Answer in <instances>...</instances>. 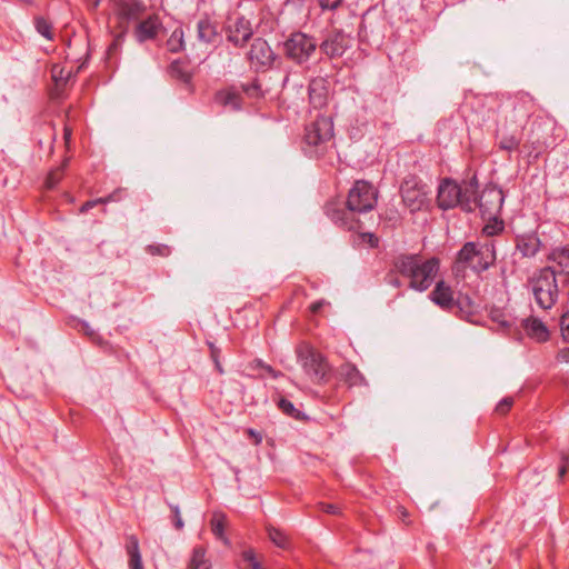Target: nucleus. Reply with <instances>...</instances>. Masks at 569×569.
<instances>
[{"label": "nucleus", "mask_w": 569, "mask_h": 569, "mask_svg": "<svg viewBox=\"0 0 569 569\" xmlns=\"http://www.w3.org/2000/svg\"><path fill=\"white\" fill-rule=\"evenodd\" d=\"M378 191L368 181L357 180L348 192L346 207L329 202L325 207L328 218L348 231L361 232L363 223L359 214L367 213L377 204Z\"/></svg>", "instance_id": "f257e3e1"}, {"label": "nucleus", "mask_w": 569, "mask_h": 569, "mask_svg": "<svg viewBox=\"0 0 569 569\" xmlns=\"http://www.w3.org/2000/svg\"><path fill=\"white\" fill-rule=\"evenodd\" d=\"M497 260L496 241L487 239L485 242H466L458 251L455 260L457 271L471 269L481 273L495 264Z\"/></svg>", "instance_id": "f03ea898"}, {"label": "nucleus", "mask_w": 569, "mask_h": 569, "mask_svg": "<svg viewBox=\"0 0 569 569\" xmlns=\"http://www.w3.org/2000/svg\"><path fill=\"white\" fill-rule=\"evenodd\" d=\"M393 266L401 276L410 279L409 287L418 291L427 290L439 271L437 258L420 261L416 256L403 254L395 260Z\"/></svg>", "instance_id": "7ed1b4c3"}, {"label": "nucleus", "mask_w": 569, "mask_h": 569, "mask_svg": "<svg viewBox=\"0 0 569 569\" xmlns=\"http://www.w3.org/2000/svg\"><path fill=\"white\" fill-rule=\"evenodd\" d=\"M305 152L320 158L333 146V122L328 117H318L306 127Z\"/></svg>", "instance_id": "20e7f679"}, {"label": "nucleus", "mask_w": 569, "mask_h": 569, "mask_svg": "<svg viewBox=\"0 0 569 569\" xmlns=\"http://www.w3.org/2000/svg\"><path fill=\"white\" fill-rule=\"evenodd\" d=\"M532 295L537 305L543 310H550L558 301L559 286L553 266L538 269L530 279Z\"/></svg>", "instance_id": "39448f33"}, {"label": "nucleus", "mask_w": 569, "mask_h": 569, "mask_svg": "<svg viewBox=\"0 0 569 569\" xmlns=\"http://www.w3.org/2000/svg\"><path fill=\"white\" fill-rule=\"evenodd\" d=\"M298 361L312 382L321 383L328 380L330 366L326 358L309 345H301L297 349Z\"/></svg>", "instance_id": "423d86ee"}, {"label": "nucleus", "mask_w": 569, "mask_h": 569, "mask_svg": "<svg viewBox=\"0 0 569 569\" xmlns=\"http://www.w3.org/2000/svg\"><path fill=\"white\" fill-rule=\"evenodd\" d=\"M403 204L411 211L425 209L429 203L427 186L416 176L407 177L400 187Z\"/></svg>", "instance_id": "0eeeda50"}, {"label": "nucleus", "mask_w": 569, "mask_h": 569, "mask_svg": "<svg viewBox=\"0 0 569 569\" xmlns=\"http://www.w3.org/2000/svg\"><path fill=\"white\" fill-rule=\"evenodd\" d=\"M316 48L315 39L302 32L292 33L284 42L287 56L299 63L307 61L316 51Z\"/></svg>", "instance_id": "6e6552de"}, {"label": "nucleus", "mask_w": 569, "mask_h": 569, "mask_svg": "<svg viewBox=\"0 0 569 569\" xmlns=\"http://www.w3.org/2000/svg\"><path fill=\"white\" fill-rule=\"evenodd\" d=\"M503 192L495 184H487L481 193L478 196L477 208H479L482 217L491 218L498 217L503 204Z\"/></svg>", "instance_id": "1a4fd4ad"}, {"label": "nucleus", "mask_w": 569, "mask_h": 569, "mask_svg": "<svg viewBox=\"0 0 569 569\" xmlns=\"http://www.w3.org/2000/svg\"><path fill=\"white\" fill-rule=\"evenodd\" d=\"M224 30L228 40L234 46L244 44L252 36L250 22L238 13L228 17Z\"/></svg>", "instance_id": "9d476101"}, {"label": "nucleus", "mask_w": 569, "mask_h": 569, "mask_svg": "<svg viewBox=\"0 0 569 569\" xmlns=\"http://www.w3.org/2000/svg\"><path fill=\"white\" fill-rule=\"evenodd\" d=\"M461 187L455 180L446 178L438 187L437 204L442 210L460 206Z\"/></svg>", "instance_id": "9b49d317"}, {"label": "nucleus", "mask_w": 569, "mask_h": 569, "mask_svg": "<svg viewBox=\"0 0 569 569\" xmlns=\"http://www.w3.org/2000/svg\"><path fill=\"white\" fill-rule=\"evenodd\" d=\"M249 60L252 67L271 68L274 54L267 41L258 38L251 44Z\"/></svg>", "instance_id": "f8f14e48"}, {"label": "nucleus", "mask_w": 569, "mask_h": 569, "mask_svg": "<svg viewBox=\"0 0 569 569\" xmlns=\"http://www.w3.org/2000/svg\"><path fill=\"white\" fill-rule=\"evenodd\" d=\"M430 300L443 311L450 312L455 310L456 295L451 286L440 280L436 283L433 290L429 295Z\"/></svg>", "instance_id": "ddd939ff"}, {"label": "nucleus", "mask_w": 569, "mask_h": 569, "mask_svg": "<svg viewBox=\"0 0 569 569\" xmlns=\"http://www.w3.org/2000/svg\"><path fill=\"white\" fill-rule=\"evenodd\" d=\"M330 94V81L328 77L317 76L309 83V99L315 108H322L327 104Z\"/></svg>", "instance_id": "4468645a"}, {"label": "nucleus", "mask_w": 569, "mask_h": 569, "mask_svg": "<svg viewBox=\"0 0 569 569\" xmlns=\"http://www.w3.org/2000/svg\"><path fill=\"white\" fill-rule=\"evenodd\" d=\"M547 266H553L556 274L569 280V246L556 247L547 254Z\"/></svg>", "instance_id": "2eb2a0df"}, {"label": "nucleus", "mask_w": 569, "mask_h": 569, "mask_svg": "<svg viewBox=\"0 0 569 569\" xmlns=\"http://www.w3.org/2000/svg\"><path fill=\"white\" fill-rule=\"evenodd\" d=\"M146 11V6L140 0H117L116 13L124 21L138 20Z\"/></svg>", "instance_id": "dca6fc26"}, {"label": "nucleus", "mask_w": 569, "mask_h": 569, "mask_svg": "<svg viewBox=\"0 0 569 569\" xmlns=\"http://www.w3.org/2000/svg\"><path fill=\"white\" fill-rule=\"evenodd\" d=\"M461 187L460 207L466 212H472L477 208V191L479 188L477 176L473 174L469 180H463Z\"/></svg>", "instance_id": "f3484780"}, {"label": "nucleus", "mask_w": 569, "mask_h": 569, "mask_svg": "<svg viewBox=\"0 0 569 569\" xmlns=\"http://www.w3.org/2000/svg\"><path fill=\"white\" fill-rule=\"evenodd\" d=\"M161 27L162 23L158 16H149L137 24L134 29V37L139 42L152 40L158 36Z\"/></svg>", "instance_id": "a211bd4d"}, {"label": "nucleus", "mask_w": 569, "mask_h": 569, "mask_svg": "<svg viewBox=\"0 0 569 569\" xmlns=\"http://www.w3.org/2000/svg\"><path fill=\"white\" fill-rule=\"evenodd\" d=\"M541 248V240L535 232L519 234L516 238V250L522 258H533Z\"/></svg>", "instance_id": "6ab92c4d"}, {"label": "nucleus", "mask_w": 569, "mask_h": 569, "mask_svg": "<svg viewBox=\"0 0 569 569\" xmlns=\"http://www.w3.org/2000/svg\"><path fill=\"white\" fill-rule=\"evenodd\" d=\"M521 326L526 335L537 342H546L550 337L547 326L539 318H526L522 320Z\"/></svg>", "instance_id": "aec40b11"}, {"label": "nucleus", "mask_w": 569, "mask_h": 569, "mask_svg": "<svg viewBox=\"0 0 569 569\" xmlns=\"http://www.w3.org/2000/svg\"><path fill=\"white\" fill-rule=\"evenodd\" d=\"M349 44V37L341 31L331 33L321 44V50L329 57H339Z\"/></svg>", "instance_id": "412c9836"}, {"label": "nucleus", "mask_w": 569, "mask_h": 569, "mask_svg": "<svg viewBox=\"0 0 569 569\" xmlns=\"http://www.w3.org/2000/svg\"><path fill=\"white\" fill-rule=\"evenodd\" d=\"M72 73L52 72L48 83V94L50 99L58 100L64 96L66 87L71 79Z\"/></svg>", "instance_id": "4be33fe9"}, {"label": "nucleus", "mask_w": 569, "mask_h": 569, "mask_svg": "<svg viewBox=\"0 0 569 569\" xmlns=\"http://www.w3.org/2000/svg\"><path fill=\"white\" fill-rule=\"evenodd\" d=\"M450 312L460 319L470 320L477 313V306L468 295L458 293L455 310Z\"/></svg>", "instance_id": "5701e85b"}, {"label": "nucleus", "mask_w": 569, "mask_h": 569, "mask_svg": "<svg viewBox=\"0 0 569 569\" xmlns=\"http://www.w3.org/2000/svg\"><path fill=\"white\" fill-rule=\"evenodd\" d=\"M216 103H220L230 111H238L241 109L242 98L236 89L231 88L216 92Z\"/></svg>", "instance_id": "b1692460"}, {"label": "nucleus", "mask_w": 569, "mask_h": 569, "mask_svg": "<svg viewBox=\"0 0 569 569\" xmlns=\"http://www.w3.org/2000/svg\"><path fill=\"white\" fill-rule=\"evenodd\" d=\"M126 551L129 556V568L130 569H144L142 558L139 549V540L137 536L129 535L126 538Z\"/></svg>", "instance_id": "393cba45"}, {"label": "nucleus", "mask_w": 569, "mask_h": 569, "mask_svg": "<svg viewBox=\"0 0 569 569\" xmlns=\"http://www.w3.org/2000/svg\"><path fill=\"white\" fill-rule=\"evenodd\" d=\"M338 375L349 387L360 386L365 381L357 367L350 362L342 363L338 369Z\"/></svg>", "instance_id": "a878e982"}, {"label": "nucleus", "mask_w": 569, "mask_h": 569, "mask_svg": "<svg viewBox=\"0 0 569 569\" xmlns=\"http://www.w3.org/2000/svg\"><path fill=\"white\" fill-rule=\"evenodd\" d=\"M38 133H43L44 138L38 139V146L41 150H47L48 154L53 152L56 141V128L52 122H43L38 128Z\"/></svg>", "instance_id": "bb28decb"}, {"label": "nucleus", "mask_w": 569, "mask_h": 569, "mask_svg": "<svg viewBox=\"0 0 569 569\" xmlns=\"http://www.w3.org/2000/svg\"><path fill=\"white\" fill-rule=\"evenodd\" d=\"M123 190L117 189L112 193L108 194L107 197L98 198L94 200H88L80 207V212L86 213L92 208H94L97 204H106L108 202L112 201H119L121 199Z\"/></svg>", "instance_id": "cd10ccee"}, {"label": "nucleus", "mask_w": 569, "mask_h": 569, "mask_svg": "<svg viewBox=\"0 0 569 569\" xmlns=\"http://www.w3.org/2000/svg\"><path fill=\"white\" fill-rule=\"evenodd\" d=\"M167 48L170 52H180L184 49V31L177 27L167 40Z\"/></svg>", "instance_id": "c85d7f7f"}, {"label": "nucleus", "mask_w": 569, "mask_h": 569, "mask_svg": "<svg viewBox=\"0 0 569 569\" xmlns=\"http://www.w3.org/2000/svg\"><path fill=\"white\" fill-rule=\"evenodd\" d=\"M189 569H211V563L206 559V549L196 547L189 563Z\"/></svg>", "instance_id": "c756f323"}, {"label": "nucleus", "mask_w": 569, "mask_h": 569, "mask_svg": "<svg viewBox=\"0 0 569 569\" xmlns=\"http://www.w3.org/2000/svg\"><path fill=\"white\" fill-rule=\"evenodd\" d=\"M198 38L209 43L213 38V23L210 18L206 17L198 22Z\"/></svg>", "instance_id": "7c9ffc66"}, {"label": "nucleus", "mask_w": 569, "mask_h": 569, "mask_svg": "<svg viewBox=\"0 0 569 569\" xmlns=\"http://www.w3.org/2000/svg\"><path fill=\"white\" fill-rule=\"evenodd\" d=\"M68 160H64L63 163L54 169H51L48 172V176L44 181V187L47 189H53L63 178V171L67 166Z\"/></svg>", "instance_id": "2f4dec72"}, {"label": "nucleus", "mask_w": 569, "mask_h": 569, "mask_svg": "<svg viewBox=\"0 0 569 569\" xmlns=\"http://www.w3.org/2000/svg\"><path fill=\"white\" fill-rule=\"evenodd\" d=\"M523 149L527 151L529 158L538 159L540 154L548 149V144L546 142H541L539 139L529 140L523 144Z\"/></svg>", "instance_id": "473e14b6"}, {"label": "nucleus", "mask_w": 569, "mask_h": 569, "mask_svg": "<svg viewBox=\"0 0 569 569\" xmlns=\"http://www.w3.org/2000/svg\"><path fill=\"white\" fill-rule=\"evenodd\" d=\"M267 531H268V536H269L270 540L277 547L282 548V549H286L289 547V545H290L289 538L283 531H281L280 529L274 528V527H268Z\"/></svg>", "instance_id": "72a5a7b5"}, {"label": "nucleus", "mask_w": 569, "mask_h": 569, "mask_svg": "<svg viewBox=\"0 0 569 569\" xmlns=\"http://www.w3.org/2000/svg\"><path fill=\"white\" fill-rule=\"evenodd\" d=\"M278 407L283 413L291 418L297 420H303L306 418L305 415L295 408L293 403L288 399L281 398L278 402Z\"/></svg>", "instance_id": "f704fd0d"}, {"label": "nucleus", "mask_w": 569, "mask_h": 569, "mask_svg": "<svg viewBox=\"0 0 569 569\" xmlns=\"http://www.w3.org/2000/svg\"><path fill=\"white\" fill-rule=\"evenodd\" d=\"M505 229V224L502 220H498L497 217L491 218L489 222L482 228V233L488 238H492L501 233Z\"/></svg>", "instance_id": "c9c22d12"}, {"label": "nucleus", "mask_w": 569, "mask_h": 569, "mask_svg": "<svg viewBox=\"0 0 569 569\" xmlns=\"http://www.w3.org/2000/svg\"><path fill=\"white\" fill-rule=\"evenodd\" d=\"M521 139L515 134L502 136L499 141V148L506 151H515L519 148Z\"/></svg>", "instance_id": "e433bc0d"}, {"label": "nucleus", "mask_w": 569, "mask_h": 569, "mask_svg": "<svg viewBox=\"0 0 569 569\" xmlns=\"http://www.w3.org/2000/svg\"><path fill=\"white\" fill-rule=\"evenodd\" d=\"M36 29L46 39L51 40L53 38L52 24L44 18L36 19Z\"/></svg>", "instance_id": "4c0bfd02"}, {"label": "nucleus", "mask_w": 569, "mask_h": 569, "mask_svg": "<svg viewBox=\"0 0 569 569\" xmlns=\"http://www.w3.org/2000/svg\"><path fill=\"white\" fill-rule=\"evenodd\" d=\"M147 252L151 256L168 257L171 254V248L167 244H149L146 248Z\"/></svg>", "instance_id": "58836bf2"}, {"label": "nucleus", "mask_w": 569, "mask_h": 569, "mask_svg": "<svg viewBox=\"0 0 569 569\" xmlns=\"http://www.w3.org/2000/svg\"><path fill=\"white\" fill-rule=\"evenodd\" d=\"M242 560L244 562V569H262L252 550L243 551Z\"/></svg>", "instance_id": "ea45409f"}, {"label": "nucleus", "mask_w": 569, "mask_h": 569, "mask_svg": "<svg viewBox=\"0 0 569 569\" xmlns=\"http://www.w3.org/2000/svg\"><path fill=\"white\" fill-rule=\"evenodd\" d=\"M216 539H220L224 545L229 546L228 539L224 537V516L216 512Z\"/></svg>", "instance_id": "a19ab883"}, {"label": "nucleus", "mask_w": 569, "mask_h": 569, "mask_svg": "<svg viewBox=\"0 0 569 569\" xmlns=\"http://www.w3.org/2000/svg\"><path fill=\"white\" fill-rule=\"evenodd\" d=\"M512 406H513V398H511V397L503 398L496 406V412H498L499 415H506L510 411Z\"/></svg>", "instance_id": "79ce46f5"}, {"label": "nucleus", "mask_w": 569, "mask_h": 569, "mask_svg": "<svg viewBox=\"0 0 569 569\" xmlns=\"http://www.w3.org/2000/svg\"><path fill=\"white\" fill-rule=\"evenodd\" d=\"M169 507H170V510H171L172 521H173L174 528L177 530H181L183 528L184 523H183V520L181 518L179 507L174 506V505H169Z\"/></svg>", "instance_id": "37998d69"}, {"label": "nucleus", "mask_w": 569, "mask_h": 569, "mask_svg": "<svg viewBox=\"0 0 569 569\" xmlns=\"http://www.w3.org/2000/svg\"><path fill=\"white\" fill-rule=\"evenodd\" d=\"M243 91L251 98H260L263 96L260 84L256 80L250 86L243 87Z\"/></svg>", "instance_id": "c03bdc74"}, {"label": "nucleus", "mask_w": 569, "mask_h": 569, "mask_svg": "<svg viewBox=\"0 0 569 569\" xmlns=\"http://www.w3.org/2000/svg\"><path fill=\"white\" fill-rule=\"evenodd\" d=\"M174 74H176V80L179 84L186 87V89H188L189 91H192L191 81H192L193 73H174Z\"/></svg>", "instance_id": "a18cd8bd"}, {"label": "nucleus", "mask_w": 569, "mask_h": 569, "mask_svg": "<svg viewBox=\"0 0 569 569\" xmlns=\"http://www.w3.org/2000/svg\"><path fill=\"white\" fill-rule=\"evenodd\" d=\"M561 336L566 341H569V312L562 315L560 319Z\"/></svg>", "instance_id": "49530a36"}, {"label": "nucleus", "mask_w": 569, "mask_h": 569, "mask_svg": "<svg viewBox=\"0 0 569 569\" xmlns=\"http://www.w3.org/2000/svg\"><path fill=\"white\" fill-rule=\"evenodd\" d=\"M318 1H319V6L323 10H335L342 2V0H318Z\"/></svg>", "instance_id": "de8ad7c7"}, {"label": "nucleus", "mask_w": 569, "mask_h": 569, "mask_svg": "<svg viewBox=\"0 0 569 569\" xmlns=\"http://www.w3.org/2000/svg\"><path fill=\"white\" fill-rule=\"evenodd\" d=\"M491 319L503 328L510 327V323L503 318V315L499 310L491 311Z\"/></svg>", "instance_id": "09e8293b"}, {"label": "nucleus", "mask_w": 569, "mask_h": 569, "mask_svg": "<svg viewBox=\"0 0 569 569\" xmlns=\"http://www.w3.org/2000/svg\"><path fill=\"white\" fill-rule=\"evenodd\" d=\"M556 360L559 363H569V347L560 349L556 355Z\"/></svg>", "instance_id": "8fccbe9b"}, {"label": "nucleus", "mask_w": 569, "mask_h": 569, "mask_svg": "<svg viewBox=\"0 0 569 569\" xmlns=\"http://www.w3.org/2000/svg\"><path fill=\"white\" fill-rule=\"evenodd\" d=\"M246 433L253 441L254 445H260L262 441V435L254 429H247Z\"/></svg>", "instance_id": "3c124183"}, {"label": "nucleus", "mask_w": 569, "mask_h": 569, "mask_svg": "<svg viewBox=\"0 0 569 569\" xmlns=\"http://www.w3.org/2000/svg\"><path fill=\"white\" fill-rule=\"evenodd\" d=\"M257 365H258V367L262 368L272 378H278L280 375L271 366L263 363L261 360H258Z\"/></svg>", "instance_id": "603ef678"}, {"label": "nucleus", "mask_w": 569, "mask_h": 569, "mask_svg": "<svg viewBox=\"0 0 569 569\" xmlns=\"http://www.w3.org/2000/svg\"><path fill=\"white\" fill-rule=\"evenodd\" d=\"M320 508L323 512L330 513V515H337L339 512V508L332 503L321 502Z\"/></svg>", "instance_id": "864d4df0"}, {"label": "nucleus", "mask_w": 569, "mask_h": 569, "mask_svg": "<svg viewBox=\"0 0 569 569\" xmlns=\"http://www.w3.org/2000/svg\"><path fill=\"white\" fill-rule=\"evenodd\" d=\"M361 234H362V237L368 238V243L370 244V247H372V248L378 247L379 239L373 233L365 232V233H361Z\"/></svg>", "instance_id": "5fc2aeb1"}, {"label": "nucleus", "mask_w": 569, "mask_h": 569, "mask_svg": "<svg viewBox=\"0 0 569 569\" xmlns=\"http://www.w3.org/2000/svg\"><path fill=\"white\" fill-rule=\"evenodd\" d=\"M326 305V301L325 300H318V301H315L310 305L309 307V310L311 313L316 315L318 313L321 308Z\"/></svg>", "instance_id": "6e6d98bb"}, {"label": "nucleus", "mask_w": 569, "mask_h": 569, "mask_svg": "<svg viewBox=\"0 0 569 569\" xmlns=\"http://www.w3.org/2000/svg\"><path fill=\"white\" fill-rule=\"evenodd\" d=\"M568 468H569L568 461L563 460L562 465L559 467V471H558L559 478H563V476L568 471Z\"/></svg>", "instance_id": "4d7b16f0"}, {"label": "nucleus", "mask_w": 569, "mask_h": 569, "mask_svg": "<svg viewBox=\"0 0 569 569\" xmlns=\"http://www.w3.org/2000/svg\"><path fill=\"white\" fill-rule=\"evenodd\" d=\"M71 134H72V130L71 128H69L68 126L64 127L63 129V139H64V142L66 144L69 143L70 139H71Z\"/></svg>", "instance_id": "13d9d810"}, {"label": "nucleus", "mask_w": 569, "mask_h": 569, "mask_svg": "<svg viewBox=\"0 0 569 569\" xmlns=\"http://www.w3.org/2000/svg\"><path fill=\"white\" fill-rule=\"evenodd\" d=\"M86 1H87L88 7L91 9H96L100 3V0H86Z\"/></svg>", "instance_id": "bf43d9fd"}, {"label": "nucleus", "mask_w": 569, "mask_h": 569, "mask_svg": "<svg viewBox=\"0 0 569 569\" xmlns=\"http://www.w3.org/2000/svg\"><path fill=\"white\" fill-rule=\"evenodd\" d=\"M398 510H399V513L401 516V519L403 521H406L407 517L409 516L408 511L403 507H399Z\"/></svg>", "instance_id": "052dcab7"}, {"label": "nucleus", "mask_w": 569, "mask_h": 569, "mask_svg": "<svg viewBox=\"0 0 569 569\" xmlns=\"http://www.w3.org/2000/svg\"><path fill=\"white\" fill-rule=\"evenodd\" d=\"M208 347H209L211 357H213V342L208 341Z\"/></svg>", "instance_id": "680f3d73"}, {"label": "nucleus", "mask_w": 569, "mask_h": 569, "mask_svg": "<svg viewBox=\"0 0 569 569\" xmlns=\"http://www.w3.org/2000/svg\"><path fill=\"white\" fill-rule=\"evenodd\" d=\"M208 527L213 531V516L208 520Z\"/></svg>", "instance_id": "e2e57ef3"}, {"label": "nucleus", "mask_w": 569, "mask_h": 569, "mask_svg": "<svg viewBox=\"0 0 569 569\" xmlns=\"http://www.w3.org/2000/svg\"><path fill=\"white\" fill-rule=\"evenodd\" d=\"M216 370H218L219 372H223L222 368L220 367L219 362L216 360Z\"/></svg>", "instance_id": "0e129e2a"}, {"label": "nucleus", "mask_w": 569, "mask_h": 569, "mask_svg": "<svg viewBox=\"0 0 569 569\" xmlns=\"http://www.w3.org/2000/svg\"><path fill=\"white\" fill-rule=\"evenodd\" d=\"M171 71H172V72L178 71V70H177V68H176V62H172V70H171Z\"/></svg>", "instance_id": "69168bd1"}, {"label": "nucleus", "mask_w": 569, "mask_h": 569, "mask_svg": "<svg viewBox=\"0 0 569 569\" xmlns=\"http://www.w3.org/2000/svg\"><path fill=\"white\" fill-rule=\"evenodd\" d=\"M116 46H117V42L114 41V42L110 46V49L116 48Z\"/></svg>", "instance_id": "338daca9"}]
</instances>
